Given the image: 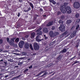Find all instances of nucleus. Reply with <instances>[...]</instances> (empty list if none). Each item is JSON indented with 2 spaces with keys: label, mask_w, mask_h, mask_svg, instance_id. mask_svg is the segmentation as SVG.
<instances>
[{
  "label": "nucleus",
  "mask_w": 80,
  "mask_h": 80,
  "mask_svg": "<svg viewBox=\"0 0 80 80\" xmlns=\"http://www.w3.org/2000/svg\"><path fill=\"white\" fill-rule=\"evenodd\" d=\"M19 41V38H17L16 39L15 41L16 42H18Z\"/></svg>",
  "instance_id": "nucleus-30"
},
{
  "label": "nucleus",
  "mask_w": 80,
  "mask_h": 80,
  "mask_svg": "<svg viewBox=\"0 0 80 80\" xmlns=\"http://www.w3.org/2000/svg\"><path fill=\"white\" fill-rule=\"evenodd\" d=\"M29 5L32 8H33V4H32V3H30Z\"/></svg>",
  "instance_id": "nucleus-26"
},
{
  "label": "nucleus",
  "mask_w": 80,
  "mask_h": 80,
  "mask_svg": "<svg viewBox=\"0 0 80 80\" xmlns=\"http://www.w3.org/2000/svg\"><path fill=\"white\" fill-rule=\"evenodd\" d=\"M43 17H46V15H43Z\"/></svg>",
  "instance_id": "nucleus-64"
},
{
  "label": "nucleus",
  "mask_w": 80,
  "mask_h": 80,
  "mask_svg": "<svg viewBox=\"0 0 80 80\" xmlns=\"http://www.w3.org/2000/svg\"><path fill=\"white\" fill-rule=\"evenodd\" d=\"M22 55H27V53L24 52H22Z\"/></svg>",
  "instance_id": "nucleus-24"
},
{
  "label": "nucleus",
  "mask_w": 80,
  "mask_h": 80,
  "mask_svg": "<svg viewBox=\"0 0 80 80\" xmlns=\"http://www.w3.org/2000/svg\"><path fill=\"white\" fill-rule=\"evenodd\" d=\"M44 38H45V40H47V39L48 37H46V35H44Z\"/></svg>",
  "instance_id": "nucleus-36"
},
{
  "label": "nucleus",
  "mask_w": 80,
  "mask_h": 80,
  "mask_svg": "<svg viewBox=\"0 0 80 80\" xmlns=\"http://www.w3.org/2000/svg\"><path fill=\"white\" fill-rule=\"evenodd\" d=\"M14 73H15V72L13 71H12V72H11L12 74H13Z\"/></svg>",
  "instance_id": "nucleus-51"
},
{
  "label": "nucleus",
  "mask_w": 80,
  "mask_h": 80,
  "mask_svg": "<svg viewBox=\"0 0 80 80\" xmlns=\"http://www.w3.org/2000/svg\"><path fill=\"white\" fill-rule=\"evenodd\" d=\"M8 77V75H7V76H5V78H7Z\"/></svg>",
  "instance_id": "nucleus-55"
},
{
  "label": "nucleus",
  "mask_w": 80,
  "mask_h": 80,
  "mask_svg": "<svg viewBox=\"0 0 80 80\" xmlns=\"http://www.w3.org/2000/svg\"><path fill=\"white\" fill-rule=\"evenodd\" d=\"M67 35L65 37H68V35H69V34H68V31H66L64 32L63 34H62V35L60 36V38H62V37H64Z\"/></svg>",
  "instance_id": "nucleus-8"
},
{
  "label": "nucleus",
  "mask_w": 80,
  "mask_h": 80,
  "mask_svg": "<svg viewBox=\"0 0 80 80\" xmlns=\"http://www.w3.org/2000/svg\"><path fill=\"white\" fill-rule=\"evenodd\" d=\"M59 23H61L62 24L63 23V21H62V20H60L58 21Z\"/></svg>",
  "instance_id": "nucleus-22"
},
{
  "label": "nucleus",
  "mask_w": 80,
  "mask_h": 80,
  "mask_svg": "<svg viewBox=\"0 0 80 80\" xmlns=\"http://www.w3.org/2000/svg\"><path fill=\"white\" fill-rule=\"evenodd\" d=\"M39 10L40 12H42L43 11V9H42V8H40Z\"/></svg>",
  "instance_id": "nucleus-45"
},
{
  "label": "nucleus",
  "mask_w": 80,
  "mask_h": 80,
  "mask_svg": "<svg viewBox=\"0 0 80 80\" xmlns=\"http://www.w3.org/2000/svg\"><path fill=\"white\" fill-rule=\"evenodd\" d=\"M67 49H63L60 52V53H65V52H67Z\"/></svg>",
  "instance_id": "nucleus-15"
},
{
  "label": "nucleus",
  "mask_w": 80,
  "mask_h": 80,
  "mask_svg": "<svg viewBox=\"0 0 80 80\" xmlns=\"http://www.w3.org/2000/svg\"><path fill=\"white\" fill-rule=\"evenodd\" d=\"M22 63H23V62H19L18 63V65H22Z\"/></svg>",
  "instance_id": "nucleus-33"
},
{
  "label": "nucleus",
  "mask_w": 80,
  "mask_h": 80,
  "mask_svg": "<svg viewBox=\"0 0 80 80\" xmlns=\"http://www.w3.org/2000/svg\"><path fill=\"white\" fill-rule=\"evenodd\" d=\"M35 37V33L33 32L31 34V38H34Z\"/></svg>",
  "instance_id": "nucleus-17"
},
{
  "label": "nucleus",
  "mask_w": 80,
  "mask_h": 80,
  "mask_svg": "<svg viewBox=\"0 0 80 80\" xmlns=\"http://www.w3.org/2000/svg\"><path fill=\"white\" fill-rule=\"evenodd\" d=\"M28 37H29V35H27L25 37V38H28Z\"/></svg>",
  "instance_id": "nucleus-40"
},
{
  "label": "nucleus",
  "mask_w": 80,
  "mask_h": 80,
  "mask_svg": "<svg viewBox=\"0 0 80 80\" xmlns=\"http://www.w3.org/2000/svg\"><path fill=\"white\" fill-rule=\"evenodd\" d=\"M53 4H54V5H55L56 4V2L55 1H53V2H52Z\"/></svg>",
  "instance_id": "nucleus-43"
},
{
  "label": "nucleus",
  "mask_w": 80,
  "mask_h": 80,
  "mask_svg": "<svg viewBox=\"0 0 80 80\" xmlns=\"http://www.w3.org/2000/svg\"><path fill=\"white\" fill-rule=\"evenodd\" d=\"M32 68V66H31L29 67V68Z\"/></svg>",
  "instance_id": "nucleus-48"
},
{
  "label": "nucleus",
  "mask_w": 80,
  "mask_h": 80,
  "mask_svg": "<svg viewBox=\"0 0 80 80\" xmlns=\"http://www.w3.org/2000/svg\"><path fill=\"white\" fill-rule=\"evenodd\" d=\"M68 4V2H64V3L63 5H62V6L61 7H64L63 10H64V9H65V8H67V7H66V6H67Z\"/></svg>",
  "instance_id": "nucleus-13"
},
{
  "label": "nucleus",
  "mask_w": 80,
  "mask_h": 80,
  "mask_svg": "<svg viewBox=\"0 0 80 80\" xmlns=\"http://www.w3.org/2000/svg\"><path fill=\"white\" fill-rule=\"evenodd\" d=\"M68 53H69V52H67L66 54H67V55H68Z\"/></svg>",
  "instance_id": "nucleus-61"
},
{
  "label": "nucleus",
  "mask_w": 80,
  "mask_h": 80,
  "mask_svg": "<svg viewBox=\"0 0 80 80\" xmlns=\"http://www.w3.org/2000/svg\"><path fill=\"white\" fill-rule=\"evenodd\" d=\"M31 60V59H30V58H29V59H28L27 60Z\"/></svg>",
  "instance_id": "nucleus-62"
},
{
  "label": "nucleus",
  "mask_w": 80,
  "mask_h": 80,
  "mask_svg": "<svg viewBox=\"0 0 80 80\" xmlns=\"http://www.w3.org/2000/svg\"><path fill=\"white\" fill-rule=\"evenodd\" d=\"M75 17L76 18H78L79 17V14L78 13L76 14L75 15Z\"/></svg>",
  "instance_id": "nucleus-27"
},
{
  "label": "nucleus",
  "mask_w": 80,
  "mask_h": 80,
  "mask_svg": "<svg viewBox=\"0 0 80 80\" xmlns=\"http://www.w3.org/2000/svg\"><path fill=\"white\" fill-rule=\"evenodd\" d=\"M63 8H64L62 6L61 7L60 10L62 13H65L67 12V13H71L72 12V10L71 9V8H70V7L67 6V8H65L64 9H63Z\"/></svg>",
  "instance_id": "nucleus-1"
},
{
  "label": "nucleus",
  "mask_w": 80,
  "mask_h": 80,
  "mask_svg": "<svg viewBox=\"0 0 80 80\" xmlns=\"http://www.w3.org/2000/svg\"><path fill=\"white\" fill-rule=\"evenodd\" d=\"M47 73L45 72L42 75V76H40V77H44V76H45V75H47Z\"/></svg>",
  "instance_id": "nucleus-21"
},
{
  "label": "nucleus",
  "mask_w": 80,
  "mask_h": 80,
  "mask_svg": "<svg viewBox=\"0 0 80 80\" xmlns=\"http://www.w3.org/2000/svg\"><path fill=\"white\" fill-rule=\"evenodd\" d=\"M40 75V73H39L37 75V77H38Z\"/></svg>",
  "instance_id": "nucleus-53"
},
{
  "label": "nucleus",
  "mask_w": 80,
  "mask_h": 80,
  "mask_svg": "<svg viewBox=\"0 0 80 80\" xmlns=\"http://www.w3.org/2000/svg\"><path fill=\"white\" fill-rule=\"evenodd\" d=\"M15 40V38H12L11 40H10L9 43L10 45L11 46H12V45H13V44L14 43L13 42H14V40Z\"/></svg>",
  "instance_id": "nucleus-7"
},
{
  "label": "nucleus",
  "mask_w": 80,
  "mask_h": 80,
  "mask_svg": "<svg viewBox=\"0 0 80 80\" xmlns=\"http://www.w3.org/2000/svg\"><path fill=\"white\" fill-rule=\"evenodd\" d=\"M28 69H26L23 72L24 73H25L27 72H28Z\"/></svg>",
  "instance_id": "nucleus-28"
},
{
  "label": "nucleus",
  "mask_w": 80,
  "mask_h": 80,
  "mask_svg": "<svg viewBox=\"0 0 80 80\" xmlns=\"http://www.w3.org/2000/svg\"><path fill=\"white\" fill-rule=\"evenodd\" d=\"M49 35L51 37H53L55 35L52 31H50L49 32Z\"/></svg>",
  "instance_id": "nucleus-9"
},
{
  "label": "nucleus",
  "mask_w": 80,
  "mask_h": 80,
  "mask_svg": "<svg viewBox=\"0 0 80 80\" xmlns=\"http://www.w3.org/2000/svg\"><path fill=\"white\" fill-rule=\"evenodd\" d=\"M30 47L32 50H33V47H32V45L30 44Z\"/></svg>",
  "instance_id": "nucleus-25"
},
{
  "label": "nucleus",
  "mask_w": 80,
  "mask_h": 80,
  "mask_svg": "<svg viewBox=\"0 0 80 80\" xmlns=\"http://www.w3.org/2000/svg\"><path fill=\"white\" fill-rule=\"evenodd\" d=\"M42 29V28H40L39 29L36 31V32H37V34L38 35V36L36 37V40L37 42H41L42 40H44L43 39H39V35H42V31H40Z\"/></svg>",
  "instance_id": "nucleus-2"
},
{
  "label": "nucleus",
  "mask_w": 80,
  "mask_h": 80,
  "mask_svg": "<svg viewBox=\"0 0 80 80\" xmlns=\"http://www.w3.org/2000/svg\"><path fill=\"white\" fill-rule=\"evenodd\" d=\"M64 18H65L64 16H61V19H62V20H63V19H64Z\"/></svg>",
  "instance_id": "nucleus-34"
},
{
  "label": "nucleus",
  "mask_w": 80,
  "mask_h": 80,
  "mask_svg": "<svg viewBox=\"0 0 80 80\" xmlns=\"http://www.w3.org/2000/svg\"><path fill=\"white\" fill-rule=\"evenodd\" d=\"M52 25H53V22L51 21L48 22L47 24V26L48 27H50V26H52Z\"/></svg>",
  "instance_id": "nucleus-10"
},
{
  "label": "nucleus",
  "mask_w": 80,
  "mask_h": 80,
  "mask_svg": "<svg viewBox=\"0 0 80 80\" xmlns=\"http://www.w3.org/2000/svg\"><path fill=\"white\" fill-rule=\"evenodd\" d=\"M45 71H41L39 73L40 74V75H41V74L43 73H45Z\"/></svg>",
  "instance_id": "nucleus-29"
},
{
  "label": "nucleus",
  "mask_w": 80,
  "mask_h": 80,
  "mask_svg": "<svg viewBox=\"0 0 80 80\" xmlns=\"http://www.w3.org/2000/svg\"><path fill=\"white\" fill-rule=\"evenodd\" d=\"M80 26V25H79L78 24L77 26L76 27L78 28H79V27Z\"/></svg>",
  "instance_id": "nucleus-50"
},
{
  "label": "nucleus",
  "mask_w": 80,
  "mask_h": 80,
  "mask_svg": "<svg viewBox=\"0 0 80 80\" xmlns=\"http://www.w3.org/2000/svg\"><path fill=\"white\" fill-rule=\"evenodd\" d=\"M3 75V74L2 73H0V76Z\"/></svg>",
  "instance_id": "nucleus-56"
},
{
  "label": "nucleus",
  "mask_w": 80,
  "mask_h": 80,
  "mask_svg": "<svg viewBox=\"0 0 80 80\" xmlns=\"http://www.w3.org/2000/svg\"><path fill=\"white\" fill-rule=\"evenodd\" d=\"M3 59H2L1 60H0V62H3Z\"/></svg>",
  "instance_id": "nucleus-60"
},
{
  "label": "nucleus",
  "mask_w": 80,
  "mask_h": 80,
  "mask_svg": "<svg viewBox=\"0 0 80 80\" xmlns=\"http://www.w3.org/2000/svg\"><path fill=\"white\" fill-rule=\"evenodd\" d=\"M2 43H3V39H0V44H2Z\"/></svg>",
  "instance_id": "nucleus-32"
},
{
  "label": "nucleus",
  "mask_w": 80,
  "mask_h": 80,
  "mask_svg": "<svg viewBox=\"0 0 80 80\" xmlns=\"http://www.w3.org/2000/svg\"><path fill=\"white\" fill-rule=\"evenodd\" d=\"M72 23V20H67L66 22V24L68 25H69Z\"/></svg>",
  "instance_id": "nucleus-14"
},
{
  "label": "nucleus",
  "mask_w": 80,
  "mask_h": 80,
  "mask_svg": "<svg viewBox=\"0 0 80 80\" xmlns=\"http://www.w3.org/2000/svg\"><path fill=\"white\" fill-rule=\"evenodd\" d=\"M7 42L8 43L9 42V40L10 39H9V38H8L7 39Z\"/></svg>",
  "instance_id": "nucleus-38"
},
{
  "label": "nucleus",
  "mask_w": 80,
  "mask_h": 80,
  "mask_svg": "<svg viewBox=\"0 0 80 80\" xmlns=\"http://www.w3.org/2000/svg\"><path fill=\"white\" fill-rule=\"evenodd\" d=\"M51 29L52 30H54L55 29V28L54 26H52Z\"/></svg>",
  "instance_id": "nucleus-31"
},
{
  "label": "nucleus",
  "mask_w": 80,
  "mask_h": 80,
  "mask_svg": "<svg viewBox=\"0 0 80 80\" xmlns=\"http://www.w3.org/2000/svg\"><path fill=\"white\" fill-rule=\"evenodd\" d=\"M22 40H25V38L24 37H22Z\"/></svg>",
  "instance_id": "nucleus-44"
},
{
  "label": "nucleus",
  "mask_w": 80,
  "mask_h": 80,
  "mask_svg": "<svg viewBox=\"0 0 80 80\" xmlns=\"http://www.w3.org/2000/svg\"><path fill=\"white\" fill-rule=\"evenodd\" d=\"M55 34V36H55H57V35H59V33H58V32H56L54 34Z\"/></svg>",
  "instance_id": "nucleus-23"
},
{
  "label": "nucleus",
  "mask_w": 80,
  "mask_h": 80,
  "mask_svg": "<svg viewBox=\"0 0 80 80\" xmlns=\"http://www.w3.org/2000/svg\"><path fill=\"white\" fill-rule=\"evenodd\" d=\"M49 1L50 2H51V3H53V1H54L53 0H50Z\"/></svg>",
  "instance_id": "nucleus-42"
},
{
  "label": "nucleus",
  "mask_w": 80,
  "mask_h": 80,
  "mask_svg": "<svg viewBox=\"0 0 80 80\" xmlns=\"http://www.w3.org/2000/svg\"><path fill=\"white\" fill-rule=\"evenodd\" d=\"M3 51L2 49H0V52H1Z\"/></svg>",
  "instance_id": "nucleus-59"
},
{
  "label": "nucleus",
  "mask_w": 80,
  "mask_h": 80,
  "mask_svg": "<svg viewBox=\"0 0 80 80\" xmlns=\"http://www.w3.org/2000/svg\"><path fill=\"white\" fill-rule=\"evenodd\" d=\"M24 12H28V10H24Z\"/></svg>",
  "instance_id": "nucleus-47"
},
{
  "label": "nucleus",
  "mask_w": 80,
  "mask_h": 80,
  "mask_svg": "<svg viewBox=\"0 0 80 80\" xmlns=\"http://www.w3.org/2000/svg\"><path fill=\"white\" fill-rule=\"evenodd\" d=\"M73 7L76 9H78L80 7V3L78 2H75L73 4Z\"/></svg>",
  "instance_id": "nucleus-3"
},
{
  "label": "nucleus",
  "mask_w": 80,
  "mask_h": 80,
  "mask_svg": "<svg viewBox=\"0 0 80 80\" xmlns=\"http://www.w3.org/2000/svg\"><path fill=\"white\" fill-rule=\"evenodd\" d=\"M30 10H31V8L29 7V8L28 9V12L30 11Z\"/></svg>",
  "instance_id": "nucleus-39"
},
{
  "label": "nucleus",
  "mask_w": 80,
  "mask_h": 80,
  "mask_svg": "<svg viewBox=\"0 0 80 80\" xmlns=\"http://www.w3.org/2000/svg\"><path fill=\"white\" fill-rule=\"evenodd\" d=\"M32 55H36V53H32V54H31Z\"/></svg>",
  "instance_id": "nucleus-49"
},
{
  "label": "nucleus",
  "mask_w": 80,
  "mask_h": 80,
  "mask_svg": "<svg viewBox=\"0 0 80 80\" xmlns=\"http://www.w3.org/2000/svg\"><path fill=\"white\" fill-rule=\"evenodd\" d=\"M75 57H76L75 56L73 58H71V60L73 59V58H75Z\"/></svg>",
  "instance_id": "nucleus-57"
},
{
  "label": "nucleus",
  "mask_w": 80,
  "mask_h": 80,
  "mask_svg": "<svg viewBox=\"0 0 80 80\" xmlns=\"http://www.w3.org/2000/svg\"><path fill=\"white\" fill-rule=\"evenodd\" d=\"M4 63H5V64H7V62H4Z\"/></svg>",
  "instance_id": "nucleus-63"
},
{
  "label": "nucleus",
  "mask_w": 80,
  "mask_h": 80,
  "mask_svg": "<svg viewBox=\"0 0 80 80\" xmlns=\"http://www.w3.org/2000/svg\"><path fill=\"white\" fill-rule=\"evenodd\" d=\"M12 46H13V47H18L17 44L15 43H14Z\"/></svg>",
  "instance_id": "nucleus-20"
},
{
  "label": "nucleus",
  "mask_w": 80,
  "mask_h": 80,
  "mask_svg": "<svg viewBox=\"0 0 80 80\" xmlns=\"http://www.w3.org/2000/svg\"><path fill=\"white\" fill-rule=\"evenodd\" d=\"M75 33L74 32H72L69 36V38H73V37H74L75 36Z\"/></svg>",
  "instance_id": "nucleus-12"
},
{
  "label": "nucleus",
  "mask_w": 80,
  "mask_h": 80,
  "mask_svg": "<svg viewBox=\"0 0 80 80\" xmlns=\"http://www.w3.org/2000/svg\"><path fill=\"white\" fill-rule=\"evenodd\" d=\"M18 13V17H19V16H20V12H19Z\"/></svg>",
  "instance_id": "nucleus-54"
},
{
  "label": "nucleus",
  "mask_w": 80,
  "mask_h": 80,
  "mask_svg": "<svg viewBox=\"0 0 80 80\" xmlns=\"http://www.w3.org/2000/svg\"><path fill=\"white\" fill-rule=\"evenodd\" d=\"M19 2H22V0H18Z\"/></svg>",
  "instance_id": "nucleus-52"
},
{
  "label": "nucleus",
  "mask_w": 80,
  "mask_h": 80,
  "mask_svg": "<svg viewBox=\"0 0 80 80\" xmlns=\"http://www.w3.org/2000/svg\"><path fill=\"white\" fill-rule=\"evenodd\" d=\"M60 27H59L58 28L59 30H60L61 32H63L64 31H65V27L64 25L62 24L60 25Z\"/></svg>",
  "instance_id": "nucleus-4"
},
{
  "label": "nucleus",
  "mask_w": 80,
  "mask_h": 80,
  "mask_svg": "<svg viewBox=\"0 0 80 80\" xmlns=\"http://www.w3.org/2000/svg\"><path fill=\"white\" fill-rule=\"evenodd\" d=\"M1 72H3V71H4V69H2L1 70Z\"/></svg>",
  "instance_id": "nucleus-46"
},
{
  "label": "nucleus",
  "mask_w": 80,
  "mask_h": 80,
  "mask_svg": "<svg viewBox=\"0 0 80 80\" xmlns=\"http://www.w3.org/2000/svg\"><path fill=\"white\" fill-rule=\"evenodd\" d=\"M33 45L34 49L35 50H38L39 49V48H40L39 45H38L37 42L34 43Z\"/></svg>",
  "instance_id": "nucleus-5"
},
{
  "label": "nucleus",
  "mask_w": 80,
  "mask_h": 80,
  "mask_svg": "<svg viewBox=\"0 0 80 80\" xmlns=\"http://www.w3.org/2000/svg\"><path fill=\"white\" fill-rule=\"evenodd\" d=\"M60 13H61V12H58L57 13V15H60Z\"/></svg>",
  "instance_id": "nucleus-37"
},
{
  "label": "nucleus",
  "mask_w": 80,
  "mask_h": 80,
  "mask_svg": "<svg viewBox=\"0 0 80 80\" xmlns=\"http://www.w3.org/2000/svg\"><path fill=\"white\" fill-rule=\"evenodd\" d=\"M78 62L77 61L75 62L72 65H75V64L77 63Z\"/></svg>",
  "instance_id": "nucleus-41"
},
{
  "label": "nucleus",
  "mask_w": 80,
  "mask_h": 80,
  "mask_svg": "<svg viewBox=\"0 0 80 80\" xmlns=\"http://www.w3.org/2000/svg\"><path fill=\"white\" fill-rule=\"evenodd\" d=\"M21 77V75H19L18 76L12 78V79L13 80L14 79H16V78H19V77Z\"/></svg>",
  "instance_id": "nucleus-18"
},
{
  "label": "nucleus",
  "mask_w": 80,
  "mask_h": 80,
  "mask_svg": "<svg viewBox=\"0 0 80 80\" xmlns=\"http://www.w3.org/2000/svg\"><path fill=\"white\" fill-rule=\"evenodd\" d=\"M25 44V42L24 41H21L19 42L18 45L19 47L21 48H22L23 47V45Z\"/></svg>",
  "instance_id": "nucleus-6"
},
{
  "label": "nucleus",
  "mask_w": 80,
  "mask_h": 80,
  "mask_svg": "<svg viewBox=\"0 0 80 80\" xmlns=\"http://www.w3.org/2000/svg\"><path fill=\"white\" fill-rule=\"evenodd\" d=\"M30 46L29 44L28 43H25L24 44V48L26 49H28L29 48Z\"/></svg>",
  "instance_id": "nucleus-11"
},
{
  "label": "nucleus",
  "mask_w": 80,
  "mask_h": 80,
  "mask_svg": "<svg viewBox=\"0 0 80 80\" xmlns=\"http://www.w3.org/2000/svg\"><path fill=\"white\" fill-rule=\"evenodd\" d=\"M80 20L79 19H78L77 21H76V22L78 23H79L80 22Z\"/></svg>",
  "instance_id": "nucleus-35"
},
{
  "label": "nucleus",
  "mask_w": 80,
  "mask_h": 80,
  "mask_svg": "<svg viewBox=\"0 0 80 80\" xmlns=\"http://www.w3.org/2000/svg\"><path fill=\"white\" fill-rule=\"evenodd\" d=\"M62 58V56H61V55H60L59 56L58 58L57 59V60H60V58Z\"/></svg>",
  "instance_id": "nucleus-19"
},
{
  "label": "nucleus",
  "mask_w": 80,
  "mask_h": 80,
  "mask_svg": "<svg viewBox=\"0 0 80 80\" xmlns=\"http://www.w3.org/2000/svg\"><path fill=\"white\" fill-rule=\"evenodd\" d=\"M22 58H19V59H22Z\"/></svg>",
  "instance_id": "nucleus-58"
},
{
  "label": "nucleus",
  "mask_w": 80,
  "mask_h": 80,
  "mask_svg": "<svg viewBox=\"0 0 80 80\" xmlns=\"http://www.w3.org/2000/svg\"><path fill=\"white\" fill-rule=\"evenodd\" d=\"M43 31L45 33H48V31L47 28H43Z\"/></svg>",
  "instance_id": "nucleus-16"
}]
</instances>
